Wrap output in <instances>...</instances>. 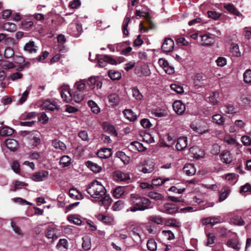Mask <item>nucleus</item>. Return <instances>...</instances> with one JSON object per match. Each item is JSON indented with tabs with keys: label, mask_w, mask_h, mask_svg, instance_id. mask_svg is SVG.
<instances>
[{
	"label": "nucleus",
	"mask_w": 251,
	"mask_h": 251,
	"mask_svg": "<svg viewBox=\"0 0 251 251\" xmlns=\"http://www.w3.org/2000/svg\"><path fill=\"white\" fill-rule=\"evenodd\" d=\"M129 202L132 205L129 208L130 211L133 212L137 211H144L152 207L151 206V201L149 199L137 194H131Z\"/></svg>",
	"instance_id": "1"
},
{
	"label": "nucleus",
	"mask_w": 251,
	"mask_h": 251,
	"mask_svg": "<svg viewBox=\"0 0 251 251\" xmlns=\"http://www.w3.org/2000/svg\"><path fill=\"white\" fill-rule=\"evenodd\" d=\"M87 192L94 198H100L105 196L106 190L105 187L97 180H93L86 189Z\"/></svg>",
	"instance_id": "2"
},
{
	"label": "nucleus",
	"mask_w": 251,
	"mask_h": 251,
	"mask_svg": "<svg viewBox=\"0 0 251 251\" xmlns=\"http://www.w3.org/2000/svg\"><path fill=\"white\" fill-rule=\"evenodd\" d=\"M84 99V95L81 93L75 92L74 95L71 93L69 86L64 84V101L70 102L74 100L76 102H79Z\"/></svg>",
	"instance_id": "3"
},
{
	"label": "nucleus",
	"mask_w": 251,
	"mask_h": 251,
	"mask_svg": "<svg viewBox=\"0 0 251 251\" xmlns=\"http://www.w3.org/2000/svg\"><path fill=\"white\" fill-rule=\"evenodd\" d=\"M82 28L81 25L76 23H72L70 24L68 27L67 32L71 35L77 37L81 33Z\"/></svg>",
	"instance_id": "4"
},
{
	"label": "nucleus",
	"mask_w": 251,
	"mask_h": 251,
	"mask_svg": "<svg viewBox=\"0 0 251 251\" xmlns=\"http://www.w3.org/2000/svg\"><path fill=\"white\" fill-rule=\"evenodd\" d=\"M179 207L176 204L166 203L162 208V212L170 215H173L177 212Z\"/></svg>",
	"instance_id": "5"
},
{
	"label": "nucleus",
	"mask_w": 251,
	"mask_h": 251,
	"mask_svg": "<svg viewBox=\"0 0 251 251\" xmlns=\"http://www.w3.org/2000/svg\"><path fill=\"white\" fill-rule=\"evenodd\" d=\"M112 176L114 180L117 181H126L130 179L129 174L120 170L113 172Z\"/></svg>",
	"instance_id": "6"
},
{
	"label": "nucleus",
	"mask_w": 251,
	"mask_h": 251,
	"mask_svg": "<svg viewBox=\"0 0 251 251\" xmlns=\"http://www.w3.org/2000/svg\"><path fill=\"white\" fill-rule=\"evenodd\" d=\"M174 48V42L170 38H166L163 43L161 49L163 52H169L173 50Z\"/></svg>",
	"instance_id": "7"
},
{
	"label": "nucleus",
	"mask_w": 251,
	"mask_h": 251,
	"mask_svg": "<svg viewBox=\"0 0 251 251\" xmlns=\"http://www.w3.org/2000/svg\"><path fill=\"white\" fill-rule=\"evenodd\" d=\"M49 176L47 171H42L35 173L32 176V179L35 181H41L45 180Z\"/></svg>",
	"instance_id": "8"
},
{
	"label": "nucleus",
	"mask_w": 251,
	"mask_h": 251,
	"mask_svg": "<svg viewBox=\"0 0 251 251\" xmlns=\"http://www.w3.org/2000/svg\"><path fill=\"white\" fill-rule=\"evenodd\" d=\"M173 107L178 115H182L185 110V105L180 100H176L173 103Z\"/></svg>",
	"instance_id": "9"
},
{
	"label": "nucleus",
	"mask_w": 251,
	"mask_h": 251,
	"mask_svg": "<svg viewBox=\"0 0 251 251\" xmlns=\"http://www.w3.org/2000/svg\"><path fill=\"white\" fill-rule=\"evenodd\" d=\"M187 138L186 137H180L177 139L176 145V149L178 151L183 150L187 146Z\"/></svg>",
	"instance_id": "10"
},
{
	"label": "nucleus",
	"mask_w": 251,
	"mask_h": 251,
	"mask_svg": "<svg viewBox=\"0 0 251 251\" xmlns=\"http://www.w3.org/2000/svg\"><path fill=\"white\" fill-rule=\"evenodd\" d=\"M96 217L99 221L102 222L106 225H112L114 223V219L111 216L100 213L96 215Z\"/></svg>",
	"instance_id": "11"
},
{
	"label": "nucleus",
	"mask_w": 251,
	"mask_h": 251,
	"mask_svg": "<svg viewBox=\"0 0 251 251\" xmlns=\"http://www.w3.org/2000/svg\"><path fill=\"white\" fill-rule=\"evenodd\" d=\"M221 160L224 163L229 164L232 161V157L230 152L228 151H224L220 155Z\"/></svg>",
	"instance_id": "12"
},
{
	"label": "nucleus",
	"mask_w": 251,
	"mask_h": 251,
	"mask_svg": "<svg viewBox=\"0 0 251 251\" xmlns=\"http://www.w3.org/2000/svg\"><path fill=\"white\" fill-rule=\"evenodd\" d=\"M112 154V150L109 148H101L97 152L98 157L104 159L109 158Z\"/></svg>",
	"instance_id": "13"
},
{
	"label": "nucleus",
	"mask_w": 251,
	"mask_h": 251,
	"mask_svg": "<svg viewBox=\"0 0 251 251\" xmlns=\"http://www.w3.org/2000/svg\"><path fill=\"white\" fill-rule=\"evenodd\" d=\"M24 50L30 53H36L38 50V47L35 45L34 41H30L25 44Z\"/></svg>",
	"instance_id": "14"
},
{
	"label": "nucleus",
	"mask_w": 251,
	"mask_h": 251,
	"mask_svg": "<svg viewBox=\"0 0 251 251\" xmlns=\"http://www.w3.org/2000/svg\"><path fill=\"white\" fill-rule=\"evenodd\" d=\"M5 142L7 148L11 151H14L18 149V143L16 140L8 139L5 140Z\"/></svg>",
	"instance_id": "15"
},
{
	"label": "nucleus",
	"mask_w": 251,
	"mask_h": 251,
	"mask_svg": "<svg viewBox=\"0 0 251 251\" xmlns=\"http://www.w3.org/2000/svg\"><path fill=\"white\" fill-rule=\"evenodd\" d=\"M224 8L226 9L229 13L236 16H239L241 14L235 7V6L231 3H224Z\"/></svg>",
	"instance_id": "16"
},
{
	"label": "nucleus",
	"mask_w": 251,
	"mask_h": 251,
	"mask_svg": "<svg viewBox=\"0 0 251 251\" xmlns=\"http://www.w3.org/2000/svg\"><path fill=\"white\" fill-rule=\"evenodd\" d=\"M102 127L103 130L105 132H107L115 136L117 135V132L114 126L109 124L108 123L104 122L102 124Z\"/></svg>",
	"instance_id": "17"
},
{
	"label": "nucleus",
	"mask_w": 251,
	"mask_h": 251,
	"mask_svg": "<svg viewBox=\"0 0 251 251\" xmlns=\"http://www.w3.org/2000/svg\"><path fill=\"white\" fill-rule=\"evenodd\" d=\"M85 165L95 173H100L101 170V168L100 166L91 161L88 160L86 161L85 162Z\"/></svg>",
	"instance_id": "18"
},
{
	"label": "nucleus",
	"mask_w": 251,
	"mask_h": 251,
	"mask_svg": "<svg viewBox=\"0 0 251 251\" xmlns=\"http://www.w3.org/2000/svg\"><path fill=\"white\" fill-rule=\"evenodd\" d=\"M123 114L125 117L131 122H134L137 119V116L131 109H126L124 110Z\"/></svg>",
	"instance_id": "19"
},
{
	"label": "nucleus",
	"mask_w": 251,
	"mask_h": 251,
	"mask_svg": "<svg viewBox=\"0 0 251 251\" xmlns=\"http://www.w3.org/2000/svg\"><path fill=\"white\" fill-rule=\"evenodd\" d=\"M227 246L236 251H239L240 249L239 241L236 238H232L228 240L227 242Z\"/></svg>",
	"instance_id": "20"
},
{
	"label": "nucleus",
	"mask_w": 251,
	"mask_h": 251,
	"mask_svg": "<svg viewBox=\"0 0 251 251\" xmlns=\"http://www.w3.org/2000/svg\"><path fill=\"white\" fill-rule=\"evenodd\" d=\"M70 197L74 199L81 200L83 198V195L75 189H71L69 191Z\"/></svg>",
	"instance_id": "21"
},
{
	"label": "nucleus",
	"mask_w": 251,
	"mask_h": 251,
	"mask_svg": "<svg viewBox=\"0 0 251 251\" xmlns=\"http://www.w3.org/2000/svg\"><path fill=\"white\" fill-rule=\"evenodd\" d=\"M183 171L187 175L189 176L194 175L196 173L195 168L191 164H186L183 167Z\"/></svg>",
	"instance_id": "22"
},
{
	"label": "nucleus",
	"mask_w": 251,
	"mask_h": 251,
	"mask_svg": "<svg viewBox=\"0 0 251 251\" xmlns=\"http://www.w3.org/2000/svg\"><path fill=\"white\" fill-rule=\"evenodd\" d=\"M42 109L46 111H53L57 108V106L55 103L51 102L50 101L46 100L42 105Z\"/></svg>",
	"instance_id": "23"
},
{
	"label": "nucleus",
	"mask_w": 251,
	"mask_h": 251,
	"mask_svg": "<svg viewBox=\"0 0 251 251\" xmlns=\"http://www.w3.org/2000/svg\"><path fill=\"white\" fill-rule=\"evenodd\" d=\"M14 130L7 126L1 128L0 130V135L1 136H7L13 134Z\"/></svg>",
	"instance_id": "24"
},
{
	"label": "nucleus",
	"mask_w": 251,
	"mask_h": 251,
	"mask_svg": "<svg viewBox=\"0 0 251 251\" xmlns=\"http://www.w3.org/2000/svg\"><path fill=\"white\" fill-rule=\"evenodd\" d=\"M2 28L3 30L10 32H15L17 30L16 25L11 22H7L4 24Z\"/></svg>",
	"instance_id": "25"
},
{
	"label": "nucleus",
	"mask_w": 251,
	"mask_h": 251,
	"mask_svg": "<svg viewBox=\"0 0 251 251\" xmlns=\"http://www.w3.org/2000/svg\"><path fill=\"white\" fill-rule=\"evenodd\" d=\"M230 193V189L227 187H223L219 192V201H222L226 199L228 195Z\"/></svg>",
	"instance_id": "26"
},
{
	"label": "nucleus",
	"mask_w": 251,
	"mask_h": 251,
	"mask_svg": "<svg viewBox=\"0 0 251 251\" xmlns=\"http://www.w3.org/2000/svg\"><path fill=\"white\" fill-rule=\"evenodd\" d=\"M125 188L123 186H118L113 190V196L114 197L119 199L124 195Z\"/></svg>",
	"instance_id": "27"
},
{
	"label": "nucleus",
	"mask_w": 251,
	"mask_h": 251,
	"mask_svg": "<svg viewBox=\"0 0 251 251\" xmlns=\"http://www.w3.org/2000/svg\"><path fill=\"white\" fill-rule=\"evenodd\" d=\"M83 243L82 244V248L85 251H88L91 249V243L90 238L88 236H85L82 238Z\"/></svg>",
	"instance_id": "28"
},
{
	"label": "nucleus",
	"mask_w": 251,
	"mask_h": 251,
	"mask_svg": "<svg viewBox=\"0 0 251 251\" xmlns=\"http://www.w3.org/2000/svg\"><path fill=\"white\" fill-rule=\"evenodd\" d=\"M201 45L203 46H210L213 44V39L207 34L201 36Z\"/></svg>",
	"instance_id": "29"
},
{
	"label": "nucleus",
	"mask_w": 251,
	"mask_h": 251,
	"mask_svg": "<svg viewBox=\"0 0 251 251\" xmlns=\"http://www.w3.org/2000/svg\"><path fill=\"white\" fill-rule=\"evenodd\" d=\"M46 236L49 239H52V241L57 239L58 238V236L56 235L55 229L51 227L47 229Z\"/></svg>",
	"instance_id": "30"
},
{
	"label": "nucleus",
	"mask_w": 251,
	"mask_h": 251,
	"mask_svg": "<svg viewBox=\"0 0 251 251\" xmlns=\"http://www.w3.org/2000/svg\"><path fill=\"white\" fill-rule=\"evenodd\" d=\"M230 52L232 55L236 57L240 56L241 52L239 50V46L237 44L232 43L230 45Z\"/></svg>",
	"instance_id": "31"
},
{
	"label": "nucleus",
	"mask_w": 251,
	"mask_h": 251,
	"mask_svg": "<svg viewBox=\"0 0 251 251\" xmlns=\"http://www.w3.org/2000/svg\"><path fill=\"white\" fill-rule=\"evenodd\" d=\"M75 246L72 241L69 242L66 239H64V251H75Z\"/></svg>",
	"instance_id": "32"
},
{
	"label": "nucleus",
	"mask_w": 251,
	"mask_h": 251,
	"mask_svg": "<svg viewBox=\"0 0 251 251\" xmlns=\"http://www.w3.org/2000/svg\"><path fill=\"white\" fill-rule=\"evenodd\" d=\"M108 75L113 80H119L121 78V74L117 71L113 70H109Z\"/></svg>",
	"instance_id": "33"
},
{
	"label": "nucleus",
	"mask_w": 251,
	"mask_h": 251,
	"mask_svg": "<svg viewBox=\"0 0 251 251\" xmlns=\"http://www.w3.org/2000/svg\"><path fill=\"white\" fill-rule=\"evenodd\" d=\"M130 21V18L129 17H126L124 20L123 26H122V30L123 33L124 35L126 36H128L129 32L127 29L128 24Z\"/></svg>",
	"instance_id": "34"
},
{
	"label": "nucleus",
	"mask_w": 251,
	"mask_h": 251,
	"mask_svg": "<svg viewBox=\"0 0 251 251\" xmlns=\"http://www.w3.org/2000/svg\"><path fill=\"white\" fill-rule=\"evenodd\" d=\"M212 120L218 125H223L225 122V119L223 116L220 114H215L212 117Z\"/></svg>",
	"instance_id": "35"
},
{
	"label": "nucleus",
	"mask_w": 251,
	"mask_h": 251,
	"mask_svg": "<svg viewBox=\"0 0 251 251\" xmlns=\"http://www.w3.org/2000/svg\"><path fill=\"white\" fill-rule=\"evenodd\" d=\"M147 246L148 249L151 251H155L157 249V243L152 238L148 241Z\"/></svg>",
	"instance_id": "36"
},
{
	"label": "nucleus",
	"mask_w": 251,
	"mask_h": 251,
	"mask_svg": "<svg viewBox=\"0 0 251 251\" xmlns=\"http://www.w3.org/2000/svg\"><path fill=\"white\" fill-rule=\"evenodd\" d=\"M202 76L201 74H198L195 76L194 79V84L195 86L198 87H202L204 85L203 79H202Z\"/></svg>",
	"instance_id": "37"
},
{
	"label": "nucleus",
	"mask_w": 251,
	"mask_h": 251,
	"mask_svg": "<svg viewBox=\"0 0 251 251\" xmlns=\"http://www.w3.org/2000/svg\"><path fill=\"white\" fill-rule=\"evenodd\" d=\"M116 157L119 158L125 164L128 163V157L127 156L125 152L122 151H118L116 153Z\"/></svg>",
	"instance_id": "38"
},
{
	"label": "nucleus",
	"mask_w": 251,
	"mask_h": 251,
	"mask_svg": "<svg viewBox=\"0 0 251 251\" xmlns=\"http://www.w3.org/2000/svg\"><path fill=\"white\" fill-rule=\"evenodd\" d=\"M231 221L234 225L237 226H243L245 224L244 221L242 219V217L240 216H234L231 219Z\"/></svg>",
	"instance_id": "39"
},
{
	"label": "nucleus",
	"mask_w": 251,
	"mask_h": 251,
	"mask_svg": "<svg viewBox=\"0 0 251 251\" xmlns=\"http://www.w3.org/2000/svg\"><path fill=\"white\" fill-rule=\"evenodd\" d=\"M132 96L136 100H140L143 98V95L140 93L137 87H134L132 88Z\"/></svg>",
	"instance_id": "40"
},
{
	"label": "nucleus",
	"mask_w": 251,
	"mask_h": 251,
	"mask_svg": "<svg viewBox=\"0 0 251 251\" xmlns=\"http://www.w3.org/2000/svg\"><path fill=\"white\" fill-rule=\"evenodd\" d=\"M104 197H102L101 200L100 201V204L105 207H108L111 203V199L109 196L105 195Z\"/></svg>",
	"instance_id": "41"
},
{
	"label": "nucleus",
	"mask_w": 251,
	"mask_h": 251,
	"mask_svg": "<svg viewBox=\"0 0 251 251\" xmlns=\"http://www.w3.org/2000/svg\"><path fill=\"white\" fill-rule=\"evenodd\" d=\"M108 100L109 102L112 103L113 104L116 105L119 103V97L116 94H111L108 96Z\"/></svg>",
	"instance_id": "42"
},
{
	"label": "nucleus",
	"mask_w": 251,
	"mask_h": 251,
	"mask_svg": "<svg viewBox=\"0 0 251 251\" xmlns=\"http://www.w3.org/2000/svg\"><path fill=\"white\" fill-rule=\"evenodd\" d=\"M149 220L157 224H162L163 219L159 215H152L149 217Z\"/></svg>",
	"instance_id": "43"
},
{
	"label": "nucleus",
	"mask_w": 251,
	"mask_h": 251,
	"mask_svg": "<svg viewBox=\"0 0 251 251\" xmlns=\"http://www.w3.org/2000/svg\"><path fill=\"white\" fill-rule=\"evenodd\" d=\"M68 220L76 225H80L82 223L81 220L74 215H70L67 217Z\"/></svg>",
	"instance_id": "44"
},
{
	"label": "nucleus",
	"mask_w": 251,
	"mask_h": 251,
	"mask_svg": "<svg viewBox=\"0 0 251 251\" xmlns=\"http://www.w3.org/2000/svg\"><path fill=\"white\" fill-rule=\"evenodd\" d=\"M219 94L218 92H213L212 94L209 97L210 102H211L214 105L217 104L218 102L217 99L219 97Z\"/></svg>",
	"instance_id": "45"
},
{
	"label": "nucleus",
	"mask_w": 251,
	"mask_h": 251,
	"mask_svg": "<svg viewBox=\"0 0 251 251\" xmlns=\"http://www.w3.org/2000/svg\"><path fill=\"white\" fill-rule=\"evenodd\" d=\"M148 197L155 200H160L163 199V196L159 193L155 192H150L148 194Z\"/></svg>",
	"instance_id": "46"
},
{
	"label": "nucleus",
	"mask_w": 251,
	"mask_h": 251,
	"mask_svg": "<svg viewBox=\"0 0 251 251\" xmlns=\"http://www.w3.org/2000/svg\"><path fill=\"white\" fill-rule=\"evenodd\" d=\"M124 202L122 200H119L114 203L113 206V209L114 211H119L123 208Z\"/></svg>",
	"instance_id": "47"
},
{
	"label": "nucleus",
	"mask_w": 251,
	"mask_h": 251,
	"mask_svg": "<svg viewBox=\"0 0 251 251\" xmlns=\"http://www.w3.org/2000/svg\"><path fill=\"white\" fill-rule=\"evenodd\" d=\"M170 87L172 90L179 94H181L184 92L183 88L182 86L176 84H172Z\"/></svg>",
	"instance_id": "48"
},
{
	"label": "nucleus",
	"mask_w": 251,
	"mask_h": 251,
	"mask_svg": "<svg viewBox=\"0 0 251 251\" xmlns=\"http://www.w3.org/2000/svg\"><path fill=\"white\" fill-rule=\"evenodd\" d=\"M244 81L247 83L251 82V70L247 69L243 75Z\"/></svg>",
	"instance_id": "49"
},
{
	"label": "nucleus",
	"mask_w": 251,
	"mask_h": 251,
	"mask_svg": "<svg viewBox=\"0 0 251 251\" xmlns=\"http://www.w3.org/2000/svg\"><path fill=\"white\" fill-rule=\"evenodd\" d=\"M96 58L98 61L99 65L100 67H104L106 66L107 64L106 62V59H105L104 57V55H97Z\"/></svg>",
	"instance_id": "50"
},
{
	"label": "nucleus",
	"mask_w": 251,
	"mask_h": 251,
	"mask_svg": "<svg viewBox=\"0 0 251 251\" xmlns=\"http://www.w3.org/2000/svg\"><path fill=\"white\" fill-rule=\"evenodd\" d=\"M141 72L142 74L144 76H150L151 74V71L148 65L145 64L142 66L141 68Z\"/></svg>",
	"instance_id": "51"
},
{
	"label": "nucleus",
	"mask_w": 251,
	"mask_h": 251,
	"mask_svg": "<svg viewBox=\"0 0 251 251\" xmlns=\"http://www.w3.org/2000/svg\"><path fill=\"white\" fill-rule=\"evenodd\" d=\"M52 145L56 149H59L60 150H63V142L57 139H55L52 140Z\"/></svg>",
	"instance_id": "52"
},
{
	"label": "nucleus",
	"mask_w": 251,
	"mask_h": 251,
	"mask_svg": "<svg viewBox=\"0 0 251 251\" xmlns=\"http://www.w3.org/2000/svg\"><path fill=\"white\" fill-rule=\"evenodd\" d=\"M0 65L3 69L6 70L13 68L14 67V65L13 63L5 60L1 61Z\"/></svg>",
	"instance_id": "53"
},
{
	"label": "nucleus",
	"mask_w": 251,
	"mask_h": 251,
	"mask_svg": "<svg viewBox=\"0 0 251 251\" xmlns=\"http://www.w3.org/2000/svg\"><path fill=\"white\" fill-rule=\"evenodd\" d=\"M145 18L146 19V20L148 23L149 29L155 28V25L153 23L152 21H151V18L150 17V14L149 12L146 13V15L145 16Z\"/></svg>",
	"instance_id": "54"
},
{
	"label": "nucleus",
	"mask_w": 251,
	"mask_h": 251,
	"mask_svg": "<svg viewBox=\"0 0 251 251\" xmlns=\"http://www.w3.org/2000/svg\"><path fill=\"white\" fill-rule=\"evenodd\" d=\"M14 54V51L11 47H7L4 51V56L6 58L12 57Z\"/></svg>",
	"instance_id": "55"
},
{
	"label": "nucleus",
	"mask_w": 251,
	"mask_h": 251,
	"mask_svg": "<svg viewBox=\"0 0 251 251\" xmlns=\"http://www.w3.org/2000/svg\"><path fill=\"white\" fill-rule=\"evenodd\" d=\"M86 80H82L76 83L77 89L79 92H82L85 90V89L86 88Z\"/></svg>",
	"instance_id": "56"
},
{
	"label": "nucleus",
	"mask_w": 251,
	"mask_h": 251,
	"mask_svg": "<svg viewBox=\"0 0 251 251\" xmlns=\"http://www.w3.org/2000/svg\"><path fill=\"white\" fill-rule=\"evenodd\" d=\"M169 179L163 180L160 177L154 178L152 180V184L154 186H160L163 184L166 181L168 180Z\"/></svg>",
	"instance_id": "57"
},
{
	"label": "nucleus",
	"mask_w": 251,
	"mask_h": 251,
	"mask_svg": "<svg viewBox=\"0 0 251 251\" xmlns=\"http://www.w3.org/2000/svg\"><path fill=\"white\" fill-rule=\"evenodd\" d=\"M98 79H100L99 76H91L86 80V82L89 86H93L98 81Z\"/></svg>",
	"instance_id": "58"
},
{
	"label": "nucleus",
	"mask_w": 251,
	"mask_h": 251,
	"mask_svg": "<svg viewBox=\"0 0 251 251\" xmlns=\"http://www.w3.org/2000/svg\"><path fill=\"white\" fill-rule=\"evenodd\" d=\"M207 15L208 17L211 18L214 20H217L221 16V14L213 11H208L207 12Z\"/></svg>",
	"instance_id": "59"
},
{
	"label": "nucleus",
	"mask_w": 251,
	"mask_h": 251,
	"mask_svg": "<svg viewBox=\"0 0 251 251\" xmlns=\"http://www.w3.org/2000/svg\"><path fill=\"white\" fill-rule=\"evenodd\" d=\"M78 136L83 141H89V138L87 132L86 130H81L78 134Z\"/></svg>",
	"instance_id": "60"
},
{
	"label": "nucleus",
	"mask_w": 251,
	"mask_h": 251,
	"mask_svg": "<svg viewBox=\"0 0 251 251\" xmlns=\"http://www.w3.org/2000/svg\"><path fill=\"white\" fill-rule=\"evenodd\" d=\"M33 25V22L32 21H23L21 23V26L23 28L27 29L31 27Z\"/></svg>",
	"instance_id": "61"
},
{
	"label": "nucleus",
	"mask_w": 251,
	"mask_h": 251,
	"mask_svg": "<svg viewBox=\"0 0 251 251\" xmlns=\"http://www.w3.org/2000/svg\"><path fill=\"white\" fill-rule=\"evenodd\" d=\"M140 124L144 128H150L152 126L150 120L145 118L141 120Z\"/></svg>",
	"instance_id": "62"
},
{
	"label": "nucleus",
	"mask_w": 251,
	"mask_h": 251,
	"mask_svg": "<svg viewBox=\"0 0 251 251\" xmlns=\"http://www.w3.org/2000/svg\"><path fill=\"white\" fill-rule=\"evenodd\" d=\"M11 167L13 171L16 173H20V165L17 161L15 160L13 162Z\"/></svg>",
	"instance_id": "63"
},
{
	"label": "nucleus",
	"mask_w": 251,
	"mask_h": 251,
	"mask_svg": "<svg viewBox=\"0 0 251 251\" xmlns=\"http://www.w3.org/2000/svg\"><path fill=\"white\" fill-rule=\"evenodd\" d=\"M241 141L245 146H250L251 145V138L248 136H243L241 137Z\"/></svg>",
	"instance_id": "64"
}]
</instances>
